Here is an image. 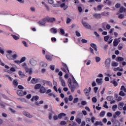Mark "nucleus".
Masks as SVG:
<instances>
[{
    "mask_svg": "<svg viewBox=\"0 0 126 126\" xmlns=\"http://www.w3.org/2000/svg\"><path fill=\"white\" fill-rule=\"evenodd\" d=\"M61 83H62V86H63V87H65V86H66L65 81H64V80H62Z\"/></svg>",
    "mask_w": 126,
    "mask_h": 126,
    "instance_id": "42",
    "label": "nucleus"
},
{
    "mask_svg": "<svg viewBox=\"0 0 126 126\" xmlns=\"http://www.w3.org/2000/svg\"><path fill=\"white\" fill-rule=\"evenodd\" d=\"M30 63L32 65V66H35L36 64H37V61L34 59H31L30 60Z\"/></svg>",
    "mask_w": 126,
    "mask_h": 126,
    "instance_id": "7",
    "label": "nucleus"
},
{
    "mask_svg": "<svg viewBox=\"0 0 126 126\" xmlns=\"http://www.w3.org/2000/svg\"><path fill=\"white\" fill-rule=\"evenodd\" d=\"M91 47H92V48H93V49H94V51H95V52H97V45H96V44H94V43H91L90 44Z\"/></svg>",
    "mask_w": 126,
    "mask_h": 126,
    "instance_id": "17",
    "label": "nucleus"
},
{
    "mask_svg": "<svg viewBox=\"0 0 126 126\" xmlns=\"http://www.w3.org/2000/svg\"><path fill=\"white\" fill-rule=\"evenodd\" d=\"M40 65L42 67H46V66L47 65V64L45 62H41Z\"/></svg>",
    "mask_w": 126,
    "mask_h": 126,
    "instance_id": "33",
    "label": "nucleus"
},
{
    "mask_svg": "<svg viewBox=\"0 0 126 126\" xmlns=\"http://www.w3.org/2000/svg\"><path fill=\"white\" fill-rule=\"evenodd\" d=\"M107 25H108V24L106 22L103 23L102 24V28H104V29H105V28H106V27L107 26Z\"/></svg>",
    "mask_w": 126,
    "mask_h": 126,
    "instance_id": "48",
    "label": "nucleus"
},
{
    "mask_svg": "<svg viewBox=\"0 0 126 126\" xmlns=\"http://www.w3.org/2000/svg\"><path fill=\"white\" fill-rule=\"evenodd\" d=\"M101 61V58L99 57H95V62L96 63H99Z\"/></svg>",
    "mask_w": 126,
    "mask_h": 126,
    "instance_id": "47",
    "label": "nucleus"
},
{
    "mask_svg": "<svg viewBox=\"0 0 126 126\" xmlns=\"http://www.w3.org/2000/svg\"><path fill=\"white\" fill-rule=\"evenodd\" d=\"M40 80H41L40 79L34 78L32 79L31 82L32 83V84H36V83H38Z\"/></svg>",
    "mask_w": 126,
    "mask_h": 126,
    "instance_id": "6",
    "label": "nucleus"
},
{
    "mask_svg": "<svg viewBox=\"0 0 126 126\" xmlns=\"http://www.w3.org/2000/svg\"><path fill=\"white\" fill-rule=\"evenodd\" d=\"M125 105V103L123 102H120L118 104V109L120 111H122L123 110V108H124V105Z\"/></svg>",
    "mask_w": 126,
    "mask_h": 126,
    "instance_id": "11",
    "label": "nucleus"
},
{
    "mask_svg": "<svg viewBox=\"0 0 126 126\" xmlns=\"http://www.w3.org/2000/svg\"><path fill=\"white\" fill-rule=\"evenodd\" d=\"M26 60V57H23L21 58L20 62L22 63H23L24 62H25V61Z\"/></svg>",
    "mask_w": 126,
    "mask_h": 126,
    "instance_id": "55",
    "label": "nucleus"
},
{
    "mask_svg": "<svg viewBox=\"0 0 126 126\" xmlns=\"http://www.w3.org/2000/svg\"><path fill=\"white\" fill-rule=\"evenodd\" d=\"M126 95V93H125L123 91H121L119 93V95L122 96V97H124Z\"/></svg>",
    "mask_w": 126,
    "mask_h": 126,
    "instance_id": "37",
    "label": "nucleus"
},
{
    "mask_svg": "<svg viewBox=\"0 0 126 126\" xmlns=\"http://www.w3.org/2000/svg\"><path fill=\"white\" fill-rule=\"evenodd\" d=\"M22 44H23L25 47H26V48H28V44H27V42H26V41H22Z\"/></svg>",
    "mask_w": 126,
    "mask_h": 126,
    "instance_id": "51",
    "label": "nucleus"
},
{
    "mask_svg": "<svg viewBox=\"0 0 126 126\" xmlns=\"http://www.w3.org/2000/svg\"><path fill=\"white\" fill-rule=\"evenodd\" d=\"M17 94H18L19 96L22 97L25 95H26L27 94V92L26 91L23 92L22 90H19L17 91Z\"/></svg>",
    "mask_w": 126,
    "mask_h": 126,
    "instance_id": "4",
    "label": "nucleus"
},
{
    "mask_svg": "<svg viewBox=\"0 0 126 126\" xmlns=\"http://www.w3.org/2000/svg\"><path fill=\"white\" fill-rule=\"evenodd\" d=\"M18 74L20 77L23 78L25 76V74L22 71H19Z\"/></svg>",
    "mask_w": 126,
    "mask_h": 126,
    "instance_id": "21",
    "label": "nucleus"
},
{
    "mask_svg": "<svg viewBox=\"0 0 126 126\" xmlns=\"http://www.w3.org/2000/svg\"><path fill=\"white\" fill-rule=\"evenodd\" d=\"M94 126H103V123L101 121H96L94 124Z\"/></svg>",
    "mask_w": 126,
    "mask_h": 126,
    "instance_id": "19",
    "label": "nucleus"
},
{
    "mask_svg": "<svg viewBox=\"0 0 126 126\" xmlns=\"http://www.w3.org/2000/svg\"><path fill=\"white\" fill-rule=\"evenodd\" d=\"M11 36L14 40H18L19 39V37L15 35L11 34Z\"/></svg>",
    "mask_w": 126,
    "mask_h": 126,
    "instance_id": "45",
    "label": "nucleus"
},
{
    "mask_svg": "<svg viewBox=\"0 0 126 126\" xmlns=\"http://www.w3.org/2000/svg\"><path fill=\"white\" fill-rule=\"evenodd\" d=\"M77 102H78V98L76 97L74 99L73 103H77Z\"/></svg>",
    "mask_w": 126,
    "mask_h": 126,
    "instance_id": "60",
    "label": "nucleus"
},
{
    "mask_svg": "<svg viewBox=\"0 0 126 126\" xmlns=\"http://www.w3.org/2000/svg\"><path fill=\"white\" fill-rule=\"evenodd\" d=\"M68 86L69 87V88H70L71 90V92H72V85L71 84V79L69 78L68 79Z\"/></svg>",
    "mask_w": 126,
    "mask_h": 126,
    "instance_id": "12",
    "label": "nucleus"
},
{
    "mask_svg": "<svg viewBox=\"0 0 126 126\" xmlns=\"http://www.w3.org/2000/svg\"><path fill=\"white\" fill-rule=\"evenodd\" d=\"M117 62H123L124 61V58L119 57L117 58Z\"/></svg>",
    "mask_w": 126,
    "mask_h": 126,
    "instance_id": "43",
    "label": "nucleus"
},
{
    "mask_svg": "<svg viewBox=\"0 0 126 126\" xmlns=\"http://www.w3.org/2000/svg\"><path fill=\"white\" fill-rule=\"evenodd\" d=\"M76 121L77 122V123H78V124H79V125H80L81 124V119L79 118H77Z\"/></svg>",
    "mask_w": 126,
    "mask_h": 126,
    "instance_id": "49",
    "label": "nucleus"
},
{
    "mask_svg": "<svg viewBox=\"0 0 126 126\" xmlns=\"http://www.w3.org/2000/svg\"><path fill=\"white\" fill-rule=\"evenodd\" d=\"M65 116H66V114L61 113L58 115V119H62L63 117H65Z\"/></svg>",
    "mask_w": 126,
    "mask_h": 126,
    "instance_id": "23",
    "label": "nucleus"
},
{
    "mask_svg": "<svg viewBox=\"0 0 126 126\" xmlns=\"http://www.w3.org/2000/svg\"><path fill=\"white\" fill-rule=\"evenodd\" d=\"M82 24H83V26L86 28H87L88 29H91V26H90V25L88 23L83 21V20L82 21Z\"/></svg>",
    "mask_w": 126,
    "mask_h": 126,
    "instance_id": "5",
    "label": "nucleus"
},
{
    "mask_svg": "<svg viewBox=\"0 0 126 126\" xmlns=\"http://www.w3.org/2000/svg\"><path fill=\"white\" fill-rule=\"evenodd\" d=\"M93 16L94 18H95L96 19H100L101 17H102V15H101V14L98 13L94 14Z\"/></svg>",
    "mask_w": 126,
    "mask_h": 126,
    "instance_id": "10",
    "label": "nucleus"
},
{
    "mask_svg": "<svg viewBox=\"0 0 126 126\" xmlns=\"http://www.w3.org/2000/svg\"><path fill=\"white\" fill-rule=\"evenodd\" d=\"M104 3H106L108 5H111V4H112V1L110 0H106L104 1Z\"/></svg>",
    "mask_w": 126,
    "mask_h": 126,
    "instance_id": "32",
    "label": "nucleus"
},
{
    "mask_svg": "<svg viewBox=\"0 0 126 126\" xmlns=\"http://www.w3.org/2000/svg\"><path fill=\"white\" fill-rule=\"evenodd\" d=\"M119 65V63L117 62H112L111 63V66H113V67H116Z\"/></svg>",
    "mask_w": 126,
    "mask_h": 126,
    "instance_id": "25",
    "label": "nucleus"
},
{
    "mask_svg": "<svg viewBox=\"0 0 126 126\" xmlns=\"http://www.w3.org/2000/svg\"><path fill=\"white\" fill-rule=\"evenodd\" d=\"M46 88H45L44 86H42L40 89V93L42 94H44V93H46Z\"/></svg>",
    "mask_w": 126,
    "mask_h": 126,
    "instance_id": "15",
    "label": "nucleus"
},
{
    "mask_svg": "<svg viewBox=\"0 0 126 126\" xmlns=\"http://www.w3.org/2000/svg\"><path fill=\"white\" fill-rule=\"evenodd\" d=\"M50 32H51V33H53V34H57V33L58 32V31L55 28H53L50 29Z\"/></svg>",
    "mask_w": 126,
    "mask_h": 126,
    "instance_id": "20",
    "label": "nucleus"
},
{
    "mask_svg": "<svg viewBox=\"0 0 126 126\" xmlns=\"http://www.w3.org/2000/svg\"><path fill=\"white\" fill-rule=\"evenodd\" d=\"M42 4H43V5H44L45 6V7H46V9L47 10H50V7H49V6H48V5H47V4H46V3H45V2L42 1L41 2Z\"/></svg>",
    "mask_w": 126,
    "mask_h": 126,
    "instance_id": "24",
    "label": "nucleus"
},
{
    "mask_svg": "<svg viewBox=\"0 0 126 126\" xmlns=\"http://www.w3.org/2000/svg\"><path fill=\"white\" fill-rule=\"evenodd\" d=\"M121 112L120 111H117L115 113V114L117 116H120V115H121Z\"/></svg>",
    "mask_w": 126,
    "mask_h": 126,
    "instance_id": "64",
    "label": "nucleus"
},
{
    "mask_svg": "<svg viewBox=\"0 0 126 126\" xmlns=\"http://www.w3.org/2000/svg\"><path fill=\"white\" fill-rule=\"evenodd\" d=\"M68 99L69 101L71 102V101H72V100H73V96H72V95H70L69 96V98Z\"/></svg>",
    "mask_w": 126,
    "mask_h": 126,
    "instance_id": "54",
    "label": "nucleus"
},
{
    "mask_svg": "<svg viewBox=\"0 0 126 126\" xmlns=\"http://www.w3.org/2000/svg\"><path fill=\"white\" fill-rule=\"evenodd\" d=\"M111 65V59L107 58L105 62V66L106 68H110Z\"/></svg>",
    "mask_w": 126,
    "mask_h": 126,
    "instance_id": "2",
    "label": "nucleus"
},
{
    "mask_svg": "<svg viewBox=\"0 0 126 126\" xmlns=\"http://www.w3.org/2000/svg\"><path fill=\"white\" fill-rule=\"evenodd\" d=\"M60 32L61 33V35H63L65 33L64 30L63 29H60Z\"/></svg>",
    "mask_w": 126,
    "mask_h": 126,
    "instance_id": "56",
    "label": "nucleus"
},
{
    "mask_svg": "<svg viewBox=\"0 0 126 126\" xmlns=\"http://www.w3.org/2000/svg\"><path fill=\"white\" fill-rule=\"evenodd\" d=\"M103 7H104V5H99L97 6V10H101L102 9V8H103Z\"/></svg>",
    "mask_w": 126,
    "mask_h": 126,
    "instance_id": "44",
    "label": "nucleus"
},
{
    "mask_svg": "<svg viewBox=\"0 0 126 126\" xmlns=\"http://www.w3.org/2000/svg\"><path fill=\"white\" fill-rule=\"evenodd\" d=\"M119 11L121 13H123V12H126V8L124 7H121Z\"/></svg>",
    "mask_w": 126,
    "mask_h": 126,
    "instance_id": "27",
    "label": "nucleus"
},
{
    "mask_svg": "<svg viewBox=\"0 0 126 126\" xmlns=\"http://www.w3.org/2000/svg\"><path fill=\"white\" fill-rule=\"evenodd\" d=\"M117 108H118V105H114L112 107V110L113 111H116V109H117Z\"/></svg>",
    "mask_w": 126,
    "mask_h": 126,
    "instance_id": "57",
    "label": "nucleus"
},
{
    "mask_svg": "<svg viewBox=\"0 0 126 126\" xmlns=\"http://www.w3.org/2000/svg\"><path fill=\"white\" fill-rule=\"evenodd\" d=\"M38 24H39V25H40V26H44L46 25V24H45V23L43 21V20L42 21H40L39 22H38Z\"/></svg>",
    "mask_w": 126,
    "mask_h": 126,
    "instance_id": "41",
    "label": "nucleus"
},
{
    "mask_svg": "<svg viewBox=\"0 0 126 126\" xmlns=\"http://www.w3.org/2000/svg\"><path fill=\"white\" fill-rule=\"evenodd\" d=\"M37 100H39V96L38 95H36L35 96L32 97V98L31 99L32 101H37Z\"/></svg>",
    "mask_w": 126,
    "mask_h": 126,
    "instance_id": "29",
    "label": "nucleus"
},
{
    "mask_svg": "<svg viewBox=\"0 0 126 126\" xmlns=\"http://www.w3.org/2000/svg\"><path fill=\"white\" fill-rule=\"evenodd\" d=\"M106 114V112L105 111H101L100 113L99 116L100 117H104V116H105V114Z\"/></svg>",
    "mask_w": 126,
    "mask_h": 126,
    "instance_id": "40",
    "label": "nucleus"
},
{
    "mask_svg": "<svg viewBox=\"0 0 126 126\" xmlns=\"http://www.w3.org/2000/svg\"><path fill=\"white\" fill-rule=\"evenodd\" d=\"M42 21L45 23V24H46L47 23V22H48V18H47V17L43 19Z\"/></svg>",
    "mask_w": 126,
    "mask_h": 126,
    "instance_id": "50",
    "label": "nucleus"
},
{
    "mask_svg": "<svg viewBox=\"0 0 126 126\" xmlns=\"http://www.w3.org/2000/svg\"><path fill=\"white\" fill-rule=\"evenodd\" d=\"M111 83H112V84H113L114 86H115V87H116V86L118 85V83L117 82V81H116V79L111 81Z\"/></svg>",
    "mask_w": 126,
    "mask_h": 126,
    "instance_id": "30",
    "label": "nucleus"
},
{
    "mask_svg": "<svg viewBox=\"0 0 126 126\" xmlns=\"http://www.w3.org/2000/svg\"><path fill=\"white\" fill-rule=\"evenodd\" d=\"M107 116L109 118H111V117H113V114H112L111 112H108L107 114Z\"/></svg>",
    "mask_w": 126,
    "mask_h": 126,
    "instance_id": "59",
    "label": "nucleus"
},
{
    "mask_svg": "<svg viewBox=\"0 0 126 126\" xmlns=\"http://www.w3.org/2000/svg\"><path fill=\"white\" fill-rule=\"evenodd\" d=\"M95 80H96V82L98 84V85H102V84L103 83V79L96 78Z\"/></svg>",
    "mask_w": 126,
    "mask_h": 126,
    "instance_id": "9",
    "label": "nucleus"
},
{
    "mask_svg": "<svg viewBox=\"0 0 126 126\" xmlns=\"http://www.w3.org/2000/svg\"><path fill=\"white\" fill-rule=\"evenodd\" d=\"M13 53L14 54L12 55V60H15V59L17 58V54H16V52H15V51H14Z\"/></svg>",
    "mask_w": 126,
    "mask_h": 126,
    "instance_id": "34",
    "label": "nucleus"
},
{
    "mask_svg": "<svg viewBox=\"0 0 126 126\" xmlns=\"http://www.w3.org/2000/svg\"><path fill=\"white\" fill-rule=\"evenodd\" d=\"M47 21H48V22H54L56 21V18L47 17Z\"/></svg>",
    "mask_w": 126,
    "mask_h": 126,
    "instance_id": "13",
    "label": "nucleus"
},
{
    "mask_svg": "<svg viewBox=\"0 0 126 126\" xmlns=\"http://www.w3.org/2000/svg\"><path fill=\"white\" fill-rule=\"evenodd\" d=\"M48 1L50 4H54V0H48Z\"/></svg>",
    "mask_w": 126,
    "mask_h": 126,
    "instance_id": "61",
    "label": "nucleus"
},
{
    "mask_svg": "<svg viewBox=\"0 0 126 126\" xmlns=\"http://www.w3.org/2000/svg\"><path fill=\"white\" fill-rule=\"evenodd\" d=\"M6 57L8 60H12V55L10 54H7L6 55Z\"/></svg>",
    "mask_w": 126,
    "mask_h": 126,
    "instance_id": "46",
    "label": "nucleus"
},
{
    "mask_svg": "<svg viewBox=\"0 0 126 126\" xmlns=\"http://www.w3.org/2000/svg\"><path fill=\"white\" fill-rule=\"evenodd\" d=\"M108 45H107V44H104V45H103V47L102 48H103V49L105 51H106V50H107V49H108Z\"/></svg>",
    "mask_w": 126,
    "mask_h": 126,
    "instance_id": "58",
    "label": "nucleus"
},
{
    "mask_svg": "<svg viewBox=\"0 0 126 126\" xmlns=\"http://www.w3.org/2000/svg\"><path fill=\"white\" fill-rule=\"evenodd\" d=\"M13 84L15 87H17V86H18V81L17 79H15L13 80Z\"/></svg>",
    "mask_w": 126,
    "mask_h": 126,
    "instance_id": "22",
    "label": "nucleus"
},
{
    "mask_svg": "<svg viewBox=\"0 0 126 126\" xmlns=\"http://www.w3.org/2000/svg\"><path fill=\"white\" fill-rule=\"evenodd\" d=\"M22 67H23L24 69H27V65L26 64V63H23L22 64Z\"/></svg>",
    "mask_w": 126,
    "mask_h": 126,
    "instance_id": "53",
    "label": "nucleus"
},
{
    "mask_svg": "<svg viewBox=\"0 0 126 126\" xmlns=\"http://www.w3.org/2000/svg\"><path fill=\"white\" fill-rule=\"evenodd\" d=\"M120 90L121 91H123L124 92H125L126 93V88L125 87V86H122Z\"/></svg>",
    "mask_w": 126,
    "mask_h": 126,
    "instance_id": "39",
    "label": "nucleus"
},
{
    "mask_svg": "<svg viewBox=\"0 0 126 126\" xmlns=\"http://www.w3.org/2000/svg\"><path fill=\"white\" fill-rule=\"evenodd\" d=\"M61 7L63 8L64 10H65V9H66L68 7V6H67V5H65V3H63L61 4Z\"/></svg>",
    "mask_w": 126,
    "mask_h": 126,
    "instance_id": "18",
    "label": "nucleus"
},
{
    "mask_svg": "<svg viewBox=\"0 0 126 126\" xmlns=\"http://www.w3.org/2000/svg\"><path fill=\"white\" fill-rule=\"evenodd\" d=\"M118 18H119V19H124L125 18V14H119Z\"/></svg>",
    "mask_w": 126,
    "mask_h": 126,
    "instance_id": "31",
    "label": "nucleus"
},
{
    "mask_svg": "<svg viewBox=\"0 0 126 126\" xmlns=\"http://www.w3.org/2000/svg\"><path fill=\"white\" fill-rule=\"evenodd\" d=\"M119 40H120V38L119 39L116 38L114 39L113 43H114V46H115V47H117V46L119 45V43H120V41H119Z\"/></svg>",
    "mask_w": 126,
    "mask_h": 126,
    "instance_id": "14",
    "label": "nucleus"
},
{
    "mask_svg": "<svg viewBox=\"0 0 126 126\" xmlns=\"http://www.w3.org/2000/svg\"><path fill=\"white\" fill-rule=\"evenodd\" d=\"M63 65L64 68V67L61 68L62 70H63V71L65 72V73H67V71L68 72H69V70H68V67H67V65H66V64L64 63H63Z\"/></svg>",
    "mask_w": 126,
    "mask_h": 126,
    "instance_id": "3",
    "label": "nucleus"
},
{
    "mask_svg": "<svg viewBox=\"0 0 126 126\" xmlns=\"http://www.w3.org/2000/svg\"><path fill=\"white\" fill-rule=\"evenodd\" d=\"M92 101L94 102V103H96V102H97V98H96V97H93L92 98Z\"/></svg>",
    "mask_w": 126,
    "mask_h": 126,
    "instance_id": "62",
    "label": "nucleus"
},
{
    "mask_svg": "<svg viewBox=\"0 0 126 126\" xmlns=\"http://www.w3.org/2000/svg\"><path fill=\"white\" fill-rule=\"evenodd\" d=\"M72 83L73 85H72V92H74V90H75V89L78 86V83L76 81L75 79L74 78V77L72 76Z\"/></svg>",
    "mask_w": 126,
    "mask_h": 126,
    "instance_id": "1",
    "label": "nucleus"
},
{
    "mask_svg": "<svg viewBox=\"0 0 126 126\" xmlns=\"http://www.w3.org/2000/svg\"><path fill=\"white\" fill-rule=\"evenodd\" d=\"M91 121L93 124H94L95 123V121H96V118L94 117H92Z\"/></svg>",
    "mask_w": 126,
    "mask_h": 126,
    "instance_id": "52",
    "label": "nucleus"
},
{
    "mask_svg": "<svg viewBox=\"0 0 126 126\" xmlns=\"http://www.w3.org/2000/svg\"><path fill=\"white\" fill-rule=\"evenodd\" d=\"M84 92L86 96H89V91H88V89L85 88L84 90Z\"/></svg>",
    "mask_w": 126,
    "mask_h": 126,
    "instance_id": "26",
    "label": "nucleus"
},
{
    "mask_svg": "<svg viewBox=\"0 0 126 126\" xmlns=\"http://www.w3.org/2000/svg\"><path fill=\"white\" fill-rule=\"evenodd\" d=\"M50 68L51 69V70H55V65H51L50 66Z\"/></svg>",
    "mask_w": 126,
    "mask_h": 126,
    "instance_id": "63",
    "label": "nucleus"
},
{
    "mask_svg": "<svg viewBox=\"0 0 126 126\" xmlns=\"http://www.w3.org/2000/svg\"><path fill=\"white\" fill-rule=\"evenodd\" d=\"M46 57V60H47V61H52V57H51V56L49 55H46L45 56Z\"/></svg>",
    "mask_w": 126,
    "mask_h": 126,
    "instance_id": "35",
    "label": "nucleus"
},
{
    "mask_svg": "<svg viewBox=\"0 0 126 126\" xmlns=\"http://www.w3.org/2000/svg\"><path fill=\"white\" fill-rule=\"evenodd\" d=\"M106 99L108 101H112L114 99V97L112 96H108L107 97Z\"/></svg>",
    "mask_w": 126,
    "mask_h": 126,
    "instance_id": "38",
    "label": "nucleus"
},
{
    "mask_svg": "<svg viewBox=\"0 0 126 126\" xmlns=\"http://www.w3.org/2000/svg\"><path fill=\"white\" fill-rule=\"evenodd\" d=\"M25 70H26V72H29V74H32V68H28V67Z\"/></svg>",
    "mask_w": 126,
    "mask_h": 126,
    "instance_id": "28",
    "label": "nucleus"
},
{
    "mask_svg": "<svg viewBox=\"0 0 126 126\" xmlns=\"http://www.w3.org/2000/svg\"><path fill=\"white\" fill-rule=\"evenodd\" d=\"M114 126H121V123L118 121H116L114 124Z\"/></svg>",
    "mask_w": 126,
    "mask_h": 126,
    "instance_id": "36",
    "label": "nucleus"
},
{
    "mask_svg": "<svg viewBox=\"0 0 126 126\" xmlns=\"http://www.w3.org/2000/svg\"><path fill=\"white\" fill-rule=\"evenodd\" d=\"M23 114L24 116H25L26 117H27V118H33V116H32L30 113L26 112V111H23Z\"/></svg>",
    "mask_w": 126,
    "mask_h": 126,
    "instance_id": "8",
    "label": "nucleus"
},
{
    "mask_svg": "<svg viewBox=\"0 0 126 126\" xmlns=\"http://www.w3.org/2000/svg\"><path fill=\"white\" fill-rule=\"evenodd\" d=\"M42 86V85H41V84H37L34 86V89L35 90H37L38 89H40Z\"/></svg>",
    "mask_w": 126,
    "mask_h": 126,
    "instance_id": "16",
    "label": "nucleus"
}]
</instances>
